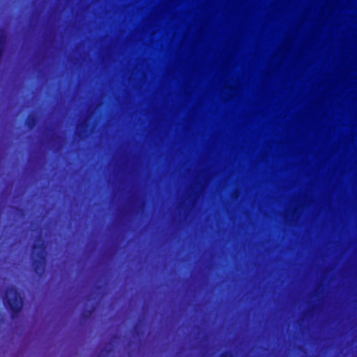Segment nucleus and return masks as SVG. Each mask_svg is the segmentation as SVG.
<instances>
[{
	"label": "nucleus",
	"mask_w": 357,
	"mask_h": 357,
	"mask_svg": "<svg viewBox=\"0 0 357 357\" xmlns=\"http://www.w3.org/2000/svg\"><path fill=\"white\" fill-rule=\"evenodd\" d=\"M7 33L4 27L0 28V45H9L6 43ZM10 45H139V42H108V43H68V42H58V43H10Z\"/></svg>",
	"instance_id": "f257e3e1"
}]
</instances>
